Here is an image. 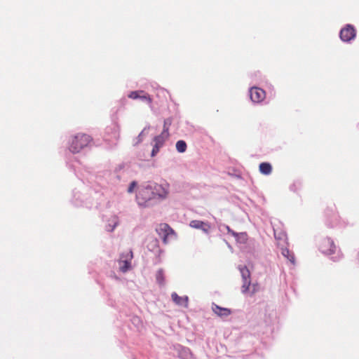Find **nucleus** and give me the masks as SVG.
<instances>
[{
    "label": "nucleus",
    "mask_w": 359,
    "mask_h": 359,
    "mask_svg": "<svg viewBox=\"0 0 359 359\" xmlns=\"http://www.w3.org/2000/svg\"><path fill=\"white\" fill-rule=\"evenodd\" d=\"M91 140L90 135L79 133L73 137L70 143L69 149L72 153H79L81 149L88 145Z\"/></svg>",
    "instance_id": "nucleus-1"
},
{
    "label": "nucleus",
    "mask_w": 359,
    "mask_h": 359,
    "mask_svg": "<svg viewBox=\"0 0 359 359\" xmlns=\"http://www.w3.org/2000/svg\"><path fill=\"white\" fill-rule=\"evenodd\" d=\"M137 201L140 205L147 206L149 205L151 200L155 199L152 186L148 185L142 187L138 191L136 196Z\"/></svg>",
    "instance_id": "nucleus-2"
},
{
    "label": "nucleus",
    "mask_w": 359,
    "mask_h": 359,
    "mask_svg": "<svg viewBox=\"0 0 359 359\" xmlns=\"http://www.w3.org/2000/svg\"><path fill=\"white\" fill-rule=\"evenodd\" d=\"M156 231L160 237L162 238L165 244L169 242L170 238L175 236L173 229L167 224H161L156 229Z\"/></svg>",
    "instance_id": "nucleus-3"
},
{
    "label": "nucleus",
    "mask_w": 359,
    "mask_h": 359,
    "mask_svg": "<svg viewBox=\"0 0 359 359\" xmlns=\"http://www.w3.org/2000/svg\"><path fill=\"white\" fill-rule=\"evenodd\" d=\"M133 257V252L131 250L127 252L126 254H123L118 261L120 270L125 273L129 270L131 267L130 262Z\"/></svg>",
    "instance_id": "nucleus-4"
},
{
    "label": "nucleus",
    "mask_w": 359,
    "mask_h": 359,
    "mask_svg": "<svg viewBox=\"0 0 359 359\" xmlns=\"http://www.w3.org/2000/svg\"><path fill=\"white\" fill-rule=\"evenodd\" d=\"M356 31L355 28L351 25H347L342 28L340 31V38L343 41L348 42L355 37Z\"/></svg>",
    "instance_id": "nucleus-5"
},
{
    "label": "nucleus",
    "mask_w": 359,
    "mask_h": 359,
    "mask_svg": "<svg viewBox=\"0 0 359 359\" xmlns=\"http://www.w3.org/2000/svg\"><path fill=\"white\" fill-rule=\"evenodd\" d=\"M128 97L133 100L140 99L141 101L148 104H151L152 102L151 97L144 90L131 91L128 94Z\"/></svg>",
    "instance_id": "nucleus-6"
},
{
    "label": "nucleus",
    "mask_w": 359,
    "mask_h": 359,
    "mask_svg": "<svg viewBox=\"0 0 359 359\" xmlns=\"http://www.w3.org/2000/svg\"><path fill=\"white\" fill-rule=\"evenodd\" d=\"M250 97L253 102L259 103L264 100L266 93L260 88L252 87L250 90Z\"/></svg>",
    "instance_id": "nucleus-7"
},
{
    "label": "nucleus",
    "mask_w": 359,
    "mask_h": 359,
    "mask_svg": "<svg viewBox=\"0 0 359 359\" xmlns=\"http://www.w3.org/2000/svg\"><path fill=\"white\" fill-rule=\"evenodd\" d=\"M189 226L194 229H201L205 234H209L212 229L211 225L208 222L196 219L191 220Z\"/></svg>",
    "instance_id": "nucleus-8"
},
{
    "label": "nucleus",
    "mask_w": 359,
    "mask_h": 359,
    "mask_svg": "<svg viewBox=\"0 0 359 359\" xmlns=\"http://www.w3.org/2000/svg\"><path fill=\"white\" fill-rule=\"evenodd\" d=\"M320 248L323 253L330 255L334 252L335 246L332 241L325 239L320 243Z\"/></svg>",
    "instance_id": "nucleus-9"
},
{
    "label": "nucleus",
    "mask_w": 359,
    "mask_h": 359,
    "mask_svg": "<svg viewBox=\"0 0 359 359\" xmlns=\"http://www.w3.org/2000/svg\"><path fill=\"white\" fill-rule=\"evenodd\" d=\"M152 187L154 189V194L155 195V198H165L166 196L168 195L167 190L164 187H163L162 185L154 184V186H152Z\"/></svg>",
    "instance_id": "nucleus-10"
},
{
    "label": "nucleus",
    "mask_w": 359,
    "mask_h": 359,
    "mask_svg": "<svg viewBox=\"0 0 359 359\" xmlns=\"http://www.w3.org/2000/svg\"><path fill=\"white\" fill-rule=\"evenodd\" d=\"M212 311L215 314L220 317H226L229 316L231 313V311L230 309L227 308H222L220 307L216 304H213L212 306Z\"/></svg>",
    "instance_id": "nucleus-11"
},
{
    "label": "nucleus",
    "mask_w": 359,
    "mask_h": 359,
    "mask_svg": "<svg viewBox=\"0 0 359 359\" xmlns=\"http://www.w3.org/2000/svg\"><path fill=\"white\" fill-rule=\"evenodd\" d=\"M169 136V133H167V129L163 130L161 135L156 136L154 139V141L155 142V144L162 147L165 142V140L168 139Z\"/></svg>",
    "instance_id": "nucleus-12"
},
{
    "label": "nucleus",
    "mask_w": 359,
    "mask_h": 359,
    "mask_svg": "<svg viewBox=\"0 0 359 359\" xmlns=\"http://www.w3.org/2000/svg\"><path fill=\"white\" fill-rule=\"evenodd\" d=\"M172 301L177 305H183L185 307L188 306V297H180L177 293L173 292L171 294Z\"/></svg>",
    "instance_id": "nucleus-13"
},
{
    "label": "nucleus",
    "mask_w": 359,
    "mask_h": 359,
    "mask_svg": "<svg viewBox=\"0 0 359 359\" xmlns=\"http://www.w3.org/2000/svg\"><path fill=\"white\" fill-rule=\"evenodd\" d=\"M259 172L265 175H270L272 172V166L269 163H261L259 166Z\"/></svg>",
    "instance_id": "nucleus-14"
},
{
    "label": "nucleus",
    "mask_w": 359,
    "mask_h": 359,
    "mask_svg": "<svg viewBox=\"0 0 359 359\" xmlns=\"http://www.w3.org/2000/svg\"><path fill=\"white\" fill-rule=\"evenodd\" d=\"M239 270L243 280H250V272L246 266H240Z\"/></svg>",
    "instance_id": "nucleus-15"
},
{
    "label": "nucleus",
    "mask_w": 359,
    "mask_h": 359,
    "mask_svg": "<svg viewBox=\"0 0 359 359\" xmlns=\"http://www.w3.org/2000/svg\"><path fill=\"white\" fill-rule=\"evenodd\" d=\"M282 255L286 257L292 264H294L295 259L292 252H290L287 248L282 249Z\"/></svg>",
    "instance_id": "nucleus-16"
},
{
    "label": "nucleus",
    "mask_w": 359,
    "mask_h": 359,
    "mask_svg": "<svg viewBox=\"0 0 359 359\" xmlns=\"http://www.w3.org/2000/svg\"><path fill=\"white\" fill-rule=\"evenodd\" d=\"M156 279L160 285H163L165 283V277L163 269H159L156 274Z\"/></svg>",
    "instance_id": "nucleus-17"
},
{
    "label": "nucleus",
    "mask_w": 359,
    "mask_h": 359,
    "mask_svg": "<svg viewBox=\"0 0 359 359\" xmlns=\"http://www.w3.org/2000/svg\"><path fill=\"white\" fill-rule=\"evenodd\" d=\"M187 144L184 140H179L176 143V149L178 152L183 153L187 149Z\"/></svg>",
    "instance_id": "nucleus-18"
},
{
    "label": "nucleus",
    "mask_w": 359,
    "mask_h": 359,
    "mask_svg": "<svg viewBox=\"0 0 359 359\" xmlns=\"http://www.w3.org/2000/svg\"><path fill=\"white\" fill-rule=\"evenodd\" d=\"M250 287V280H243L242 285V292L243 293H248Z\"/></svg>",
    "instance_id": "nucleus-19"
},
{
    "label": "nucleus",
    "mask_w": 359,
    "mask_h": 359,
    "mask_svg": "<svg viewBox=\"0 0 359 359\" xmlns=\"http://www.w3.org/2000/svg\"><path fill=\"white\" fill-rule=\"evenodd\" d=\"M259 289V285L257 283H255L251 285L249 290V294L251 295L254 294L255 292H257Z\"/></svg>",
    "instance_id": "nucleus-20"
},
{
    "label": "nucleus",
    "mask_w": 359,
    "mask_h": 359,
    "mask_svg": "<svg viewBox=\"0 0 359 359\" xmlns=\"http://www.w3.org/2000/svg\"><path fill=\"white\" fill-rule=\"evenodd\" d=\"M111 222H113L114 224L110 231H113L114 229V228L118 224V222H119L118 217L116 215L113 216L111 217Z\"/></svg>",
    "instance_id": "nucleus-21"
},
{
    "label": "nucleus",
    "mask_w": 359,
    "mask_h": 359,
    "mask_svg": "<svg viewBox=\"0 0 359 359\" xmlns=\"http://www.w3.org/2000/svg\"><path fill=\"white\" fill-rule=\"evenodd\" d=\"M161 147L158 146V145L154 144V145L153 147L152 151H151V156H154L159 151V149H160Z\"/></svg>",
    "instance_id": "nucleus-22"
},
{
    "label": "nucleus",
    "mask_w": 359,
    "mask_h": 359,
    "mask_svg": "<svg viewBox=\"0 0 359 359\" xmlns=\"http://www.w3.org/2000/svg\"><path fill=\"white\" fill-rule=\"evenodd\" d=\"M161 147L158 146V145L154 144V145L153 147L152 151H151V156H154L159 151V149H160Z\"/></svg>",
    "instance_id": "nucleus-23"
},
{
    "label": "nucleus",
    "mask_w": 359,
    "mask_h": 359,
    "mask_svg": "<svg viewBox=\"0 0 359 359\" xmlns=\"http://www.w3.org/2000/svg\"><path fill=\"white\" fill-rule=\"evenodd\" d=\"M137 187V182L133 181L130 183L128 189V193H132L134 190V189Z\"/></svg>",
    "instance_id": "nucleus-24"
},
{
    "label": "nucleus",
    "mask_w": 359,
    "mask_h": 359,
    "mask_svg": "<svg viewBox=\"0 0 359 359\" xmlns=\"http://www.w3.org/2000/svg\"><path fill=\"white\" fill-rule=\"evenodd\" d=\"M170 124H171V121L170 120L167 119V120L164 121L163 130L167 129V133H168L169 126Z\"/></svg>",
    "instance_id": "nucleus-25"
},
{
    "label": "nucleus",
    "mask_w": 359,
    "mask_h": 359,
    "mask_svg": "<svg viewBox=\"0 0 359 359\" xmlns=\"http://www.w3.org/2000/svg\"><path fill=\"white\" fill-rule=\"evenodd\" d=\"M110 130H113L114 138H118L119 136L118 128L116 126H114L113 128H110Z\"/></svg>",
    "instance_id": "nucleus-26"
},
{
    "label": "nucleus",
    "mask_w": 359,
    "mask_h": 359,
    "mask_svg": "<svg viewBox=\"0 0 359 359\" xmlns=\"http://www.w3.org/2000/svg\"><path fill=\"white\" fill-rule=\"evenodd\" d=\"M226 230H227L228 233H231V234H232V235H233V236H236V233L234 231H233L229 228V226H226Z\"/></svg>",
    "instance_id": "nucleus-27"
}]
</instances>
